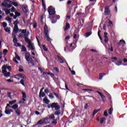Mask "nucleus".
I'll list each match as a JSON object with an SVG mask.
<instances>
[{
  "mask_svg": "<svg viewBox=\"0 0 127 127\" xmlns=\"http://www.w3.org/2000/svg\"><path fill=\"white\" fill-rule=\"evenodd\" d=\"M48 32H49V30H48V26L47 25H45L44 27V33L45 35V38H47V41H50V37H49V34H48Z\"/></svg>",
  "mask_w": 127,
  "mask_h": 127,
  "instance_id": "1",
  "label": "nucleus"
},
{
  "mask_svg": "<svg viewBox=\"0 0 127 127\" xmlns=\"http://www.w3.org/2000/svg\"><path fill=\"white\" fill-rule=\"evenodd\" d=\"M2 73L3 74L4 77L8 78V77H10V72H8L6 71V65H3L2 67Z\"/></svg>",
  "mask_w": 127,
  "mask_h": 127,
  "instance_id": "2",
  "label": "nucleus"
},
{
  "mask_svg": "<svg viewBox=\"0 0 127 127\" xmlns=\"http://www.w3.org/2000/svg\"><path fill=\"white\" fill-rule=\"evenodd\" d=\"M48 12L49 15H55V13H56V11H55V8H53L52 6H50L48 7Z\"/></svg>",
  "mask_w": 127,
  "mask_h": 127,
  "instance_id": "3",
  "label": "nucleus"
},
{
  "mask_svg": "<svg viewBox=\"0 0 127 127\" xmlns=\"http://www.w3.org/2000/svg\"><path fill=\"white\" fill-rule=\"evenodd\" d=\"M117 60H118L117 62L116 61H113V62L115 63L117 66H121V65L123 64V61H124L123 59L118 58Z\"/></svg>",
  "mask_w": 127,
  "mask_h": 127,
  "instance_id": "4",
  "label": "nucleus"
},
{
  "mask_svg": "<svg viewBox=\"0 0 127 127\" xmlns=\"http://www.w3.org/2000/svg\"><path fill=\"white\" fill-rule=\"evenodd\" d=\"M96 93H97V94H99V96H100L102 101L105 103V95H104V93L103 92H100L99 91H96Z\"/></svg>",
  "mask_w": 127,
  "mask_h": 127,
  "instance_id": "5",
  "label": "nucleus"
},
{
  "mask_svg": "<svg viewBox=\"0 0 127 127\" xmlns=\"http://www.w3.org/2000/svg\"><path fill=\"white\" fill-rule=\"evenodd\" d=\"M25 58L26 59V60L27 61V62H29V61L30 60V58H32L30 57V55L29 54V53H26L25 55Z\"/></svg>",
  "mask_w": 127,
  "mask_h": 127,
  "instance_id": "6",
  "label": "nucleus"
},
{
  "mask_svg": "<svg viewBox=\"0 0 127 127\" xmlns=\"http://www.w3.org/2000/svg\"><path fill=\"white\" fill-rule=\"evenodd\" d=\"M46 120V119H45L44 120L41 119L40 121H39L37 124L35 125V126H37L38 125H43V124H45V120Z\"/></svg>",
  "mask_w": 127,
  "mask_h": 127,
  "instance_id": "7",
  "label": "nucleus"
},
{
  "mask_svg": "<svg viewBox=\"0 0 127 127\" xmlns=\"http://www.w3.org/2000/svg\"><path fill=\"white\" fill-rule=\"evenodd\" d=\"M57 105H58V103H56L54 102V103H52V104L50 105V106H48V108L49 109H50V108H52V109H55V107H56Z\"/></svg>",
  "mask_w": 127,
  "mask_h": 127,
  "instance_id": "8",
  "label": "nucleus"
},
{
  "mask_svg": "<svg viewBox=\"0 0 127 127\" xmlns=\"http://www.w3.org/2000/svg\"><path fill=\"white\" fill-rule=\"evenodd\" d=\"M49 18L52 20V23H56L57 22V19L55 18L54 16H51L49 17Z\"/></svg>",
  "mask_w": 127,
  "mask_h": 127,
  "instance_id": "9",
  "label": "nucleus"
},
{
  "mask_svg": "<svg viewBox=\"0 0 127 127\" xmlns=\"http://www.w3.org/2000/svg\"><path fill=\"white\" fill-rule=\"evenodd\" d=\"M14 33H17L18 32V26L17 25H14V29L13 30Z\"/></svg>",
  "mask_w": 127,
  "mask_h": 127,
  "instance_id": "10",
  "label": "nucleus"
},
{
  "mask_svg": "<svg viewBox=\"0 0 127 127\" xmlns=\"http://www.w3.org/2000/svg\"><path fill=\"white\" fill-rule=\"evenodd\" d=\"M104 14L105 15H108L110 14V8H105L104 10Z\"/></svg>",
  "mask_w": 127,
  "mask_h": 127,
  "instance_id": "11",
  "label": "nucleus"
},
{
  "mask_svg": "<svg viewBox=\"0 0 127 127\" xmlns=\"http://www.w3.org/2000/svg\"><path fill=\"white\" fill-rule=\"evenodd\" d=\"M22 10L23 11V12H24L25 13H27V11H28V9H27V6H23L22 7Z\"/></svg>",
  "mask_w": 127,
  "mask_h": 127,
  "instance_id": "12",
  "label": "nucleus"
},
{
  "mask_svg": "<svg viewBox=\"0 0 127 127\" xmlns=\"http://www.w3.org/2000/svg\"><path fill=\"white\" fill-rule=\"evenodd\" d=\"M43 102L44 103H45V104H47V105H48V104L50 103V100L47 99V97H46L43 99Z\"/></svg>",
  "mask_w": 127,
  "mask_h": 127,
  "instance_id": "13",
  "label": "nucleus"
},
{
  "mask_svg": "<svg viewBox=\"0 0 127 127\" xmlns=\"http://www.w3.org/2000/svg\"><path fill=\"white\" fill-rule=\"evenodd\" d=\"M10 108H11V109H13V110H14V111H16V110H17V108H18V105L17 104H15L14 105L10 107Z\"/></svg>",
  "mask_w": 127,
  "mask_h": 127,
  "instance_id": "14",
  "label": "nucleus"
},
{
  "mask_svg": "<svg viewBox=\"0 0 127 127\" xmlns=\"http://www.w3.org/2000/svg\"><path fill=\"white\" fill-rule=\"evenodd\" d=\"M16 76L22 79H26V77H25V75L24 74H18Z\"/></svg>",
  "mask_w": 127,
  "mask_h": 127,
  "instance_id": "15",
  "label": "nucleus"
},
{
  "mask_svg": "<svg viewBox=\"0 0 127 127\" xmlns=\"http://www.w3.org/2000/svg\"><path fill=\"white\" fill-rule=\"evenodd\" d=\"M27 47H28V48H31V50H33V51H34V50L35 49V48L34 47V45L33 43L31 44L30 45H28Z\"/></svg>",
  "mask_w": 127,
  "mask_h": 127,
  "instance_id": "16",
  "label": "nucleus"
},
{
  "mask_svg": "<svg viewBox=\"0 0 127 127\" xmlns=\"http://www.w3.org/2000/svg\"><path fill=\"white\" fill-rule=\"evenodd\" d=\"M70 28V24L69 23H66L65 25V27H64V30H68Z\"/></svg>",
  "mask_w": 127,
  "mask_h": 127,
  "instance_id": "17",
  "label": "nucleus"
},
{
  "mask_svg": "<svg viewBox=\"0 0 127 127\" xmlns=\"http://www.w3.org/2000/svg\"><path fill=\"white\" fill-rule=\"evenodd\" d=\"M15 112L18 116H20V114H21V112H20V110H19V109H17L16 110H15Z\"/></svg>",
  "mask_w": 127,
  "mask_h": 127,
  "instance_id": "18",
  "label": "nucleus"
},
{
  "mask_svg": "<svg viewBox=\"0 0 127 127\" xmlns=\"http://www.w3.org/2000/svg\"><path fill=\"white\" fill-rule=\"evenodd\" d=\"M114 111V108H113V107H111L108 110V113L110 115H112L113 114V111Z\"/></svg>",
  "mask_w": 127,
  "mask_h": 127,
  "instance_id": "19",
  "label": "nucleus"
},
{
  "mask_svg": "<svg viewBox=\"0 0 127 127\" xmlns=\"http://www.w3.org/2000/svg\"><path fill=\"white\" fill-rule=\"evenodd\" d=\"M121 44H126V41H125V40H121L120 42L118 43V45L120 46Z\"/></svg>",
  "mask_w": 127,
  "mask_h": 127,
  "instance_id": "20",
  "label": "nucleus"
},
{
  "mask_svg": "<svg viewBox=\"0 0 127 127\" xmlns=\"http://www.w3.org/2000/svg\"><path fill=\"white\" fill-rule=\"evenodd\" d=\"M58 58V61H59L60 63H64V60L61 58V57H59V56H57Z\"/></svg>",
  "mask_w": 127,
  "mask_h": 127,
  "instance_id": "21",
  "label": "nucleus"
},
{
  "mask_svg": "<svg viewBox=\"0 0 127 127\" xmlns=\"http://www.w3.org/2000/svg\"><path fill=\"white\" fill-rule=\"evenodd\" d=\"M25 42H26V43L28 44V45H30V44H32V43H31V40H30L28 38L25 39Z\"/></svg>",
  "mask_w": 127,
  "mask_h": 127,
  "instance_id": "22",
  "label": "nucleus"
},
{
  "mask_svg": "<svg viewBox=\"0 0 127 127\" xmlns=\"http://www.w3.org/2000/svg\"><path fill=\"white\" fill-rule=\"evenodd\" d=\"M21 51L22 52H27V50H26V48L25 47V46L22 45V50Z\"/></svg>",
  "mask_w": 127,
  "mask_h": 127,
  "instance_id": "23",
  "label": "nucleus"
},
{
  "mask_svg": "<svg viewBox=\"0 0 127 127\" xmlns=\"http://www.w3.org/2000/svg\"><path fill=\"white\" fill-rule=\"evenodd\" d=\"M42 3L45 11H46V5H45V3H44V0H42Z\"/></svg>",
  "mask_w": 127,
  "mask_h": 127,
  "instance_id": "24",
  "label": "nucleus"
},
{
  "mask_svg": "<svg viewBox=\"0 0 127 127\" xmlns=\"http://www.w3.org/2000/svg\"><path fill=\"white\" fill-rule=\"evenodd\" d=\"M44 89V87L40 89V92H39V98H41V95L42 94V93H43V90Z\"/></svg>",
  "mask_w": 127,
  "mask_h": 127,
  "instance_id": "25",
  "label": "nucleus"
},
{
  "mask_svg": "<svg viewBox=\"0 0 127 127\" xmlns=\"http://www.w3.org/2000/svg\"><path fill=\"white\" fill-rule=\"evenodd\" d=\"M25 80H26V78L22 79L20 81V84H21V85L23 86H25V84H24V81H25Z\"/></svg>",
  "mask_w": 127,
  "mask_h": 127,
  "instance_id": "26",
  "label": "nucleus"
},
{
  "mask_svg": "<svg viewBox=\"0 0 127 127\" xmlns=\"http://www.w3.org/2000/svg\"><path fill=\"white\" fill-rule=\"evenodd\" d=\"M29 62H29V63H30V64H32V65L33 66H34V61H33V60L32 59V58H30Z\"/></svg>",
  "mask_w": 127,
  "mask_h": 127,
  "instance_id": "27",
  "label": "nucleus"
},
{
  "mask_svg": "<svg viewBox=\"0 0 127 127\" xmlns=\"http://www.w3.org/2000/svg\"><path fill=\"white\" fill-rule=\"evenodd\" d=\"M105 120H106V118H105V117H103L101 119V120H100L101 125H103V124H104V122H105Z\"/></svg>",
  "mask_w": 127,
  "mask_h": 127,
  "instance_id": "28",
  "label": "nucleus"
},
{
  "mask_svg": "<svg viewBox=\"0 0 127 127\" xmlns=\"http://www.w3.org/2000/svg\"><path fill=\"white\" fill-rule=\"evenodd\" d=\"M54 95L55 96H56V98L57 99H59V100H60V99H61V96H59V95L55 92H54Z\"/></svg>",
  "mask_w": 127,
  "mask_h": 127,
  "instance_id": "29",
  "label": "nucleus"
},
{
  "mask_svg": "<svg viewBox=\"0 0 127 127\" xmlns=\"http://www.w3.org/2000/svg\"><path fill=\"white\" fill-rule=\"evenodd\" d=\"M49 119H50L51 120H55V116H54V114H52L51 116H50L49 117Z\"/></svg>",
  "mask_w": 127,
  "mask_h": 127,
  "instance_id": "30",
  "label": "nucleus"
},
{
  "mask_svg": "<svg viewBox=\"0 0 127 127\" xmlns=\"http://www.w3.org/2000/svg\"><path fill=\"white\" fill-rule=\"evenodd\" d=\"M15 103H16V100H12V101H10L9 102V104L11 106L12 105H13V104H15Z\"/></svg>",
  "mask_w": 127,
  "mask_h": 127,
  "instance_id": "31",
  "label": "nucleus"
},
{
  "mask_svg": "<svg viewBox=\"0 0 127 127\" xmlns=\"http://www.w3.org/2000/svg\"><path fill=\"white\" fill-rule=\"evenodd\" d=\"M54 17H55V18H56L57 20H58V19H60V15H59L55 14Z\"/></svg>",
  "mask_w": 127,
  "mask_h": 127,
  "instance_id": "32",
  "label": "nucleus"
},
{
  "mask_svg": "<svg viewBox=\"0 0 127 127\" xmlns=\"http://www.w3.org/2000/svg\"><path fill=\"white\" fill-rule=\"evenodd\" d=\"M54 121L52 122V125H57V119H54Z\"/></svg>",
  "mask_w": 127,
  "mask_h": 127,
  "instance_id": "33",
  "label": "nucleus"
},
{
  "mask_svg": "<svg viewBox=\"0 0 127 127\" xmlns=\"http://www.w3.org/2000/svg\"><path fill=\"white\" fill-rule=\"evenodd\" d=\"M4 30L5 32H8V33H10V29H9V28H8V27H6V28H5Z\"/></svg>",
  "mask_w": 127,
  "mask_h": 127,
  "instance_id": "34",
  "label": "nucleus"
},
{
  "mask_svg": "<svg viewBox=\"0 0 127 127\" xmlns=\"http://www.w3.org/2000/svg\"><path fill=\"white\" fill-rule=\"evenodd\" d=\"M55 111H58L59 110H60V106L59 105H57V106L55 107Z\"/></svg>",
  "mask_w": 127,
  "mask_h": 127,
  "instance_id": "35",
  "label": "nucleus"
},
{
  "mask_svg": "<svg viewBox=\"0 0 127 127\" xmlns=\"http://www.w3.org/2000/svg\"><path fill=\"white\" fill-rule=\"evenodd\" d=\"M101 30H99L98 32V35L100 39V40H102V37H101Z\"/></svg>",
  "mask_w": 127,
  "mask_h": 127,
  "instance_id": "36",
  "label": "nucleus"
},
{
  "mask_svg": "<svg viewBox=\"0 0 127 127\" xmlns=\"http://www.w3.org/2000/svg\"><path fill=\"white\" fill-rule=\"evenodd\" d=\"M7 52H8V51H7L6 49H4L3 50V54H4V56L6 55Z\"/></svg>",
  "mask_w": 127,
  "mask_h": 127,
  "instance_id": "37",
  "label": "nucleus"
},
{
  "mask_svg": "<svg viewBox=\"0 0 127 127\" xmlns=\"http://www.w3.org/2000/svg\"><path fill=\"white\" fill-rule=\"evenodd\" d=\"M4 112L5 114H6V115H10V112L9 111V110H8L7 109H6Z\"/></svg>",
  "mask_w": 127,
  "mask_h": 127,
  "instance_id": "38",
  "label": "nucleus"
},
{
  "mask_svg": "<svg viewBox=\"0 0 127 127\" xmlns=\"http://www.w3.org/2000/svg\"><path fill=\"white\" fill-rule=\"evenodd\" d=\"M15 15L17 16H20V13L18 12L17 11L15 12Z\"/></svg>",
  "mask_w": 127,
  "mask_h": 127,
  "instance_id": "39",
  "label": "nucleus"
},
{
  "mask_svg": "<svg viewBox=\"0 0 127 127\" xmlns=\"http://www.w3.org/2000/svg\"><path fill=\"white\" fill-rule=\"evenodd\" d=\"M22 98L26 99V94L25 92H22Z\"/></svg>",
  "mask_w": 127,
  "mask_h": 127,
  "instance_id": "40",
  "label": "nucleus"
},
{
  "mask_svg": "<svg viewBox=\"0 0 127 127\" xmlns=\"http://www.w3.org/2000/svg\"><path fill=\"white\" fill-rule=\"evenodd\" d=\"M14 46H16V47H20L21 46V45H20L19 43H16V44L14 45Z\"/></svg>",
  "mask_w": 127,
  "mask_h": 127,
  "instance_id": "41",
  "label": "nucleus"
},
{
  "mask_svg": "<svg viewBox=\"0 0 127 127\" xmlns=\"http://www.w3.org/2000/svg\"><path fill=\"white\" fill-rule=\"evenodd\" d=\"M26 32H27V30L26 29L21 30V33H23V34H25Z\"/></svg>",
  "mask_w": 127,
  "mask_h": 127,
  "instance_id": "42",
  "label": "nucleus"
},
{
  "mask_svg": "<svg viewBox=\"0 0 127 127\" xmlns=\"http://www.w3.org/2000/svg\"><path fill=\"white\" fill-rule=\"evenodd\" d=\"M43 49L44 50V51H48V49L46 48V47L45 46V45H43Z\"/></svg>",
  "mask_w": 127,
  "mask_h": 127,
  "instance_id": "43",
  "label": "nucleus"
},
{
  "mask_svg": "<svg viewBox=\"0 0 127 127\" xmlns=\"http://www.w3.org/2000/svg\"><path fill=\"white\" fill-rule=\"evenodd\" d=\"M13 43H14L15 44H16V43H17V39L16 38H15L13 39Z\"/></svg>",
  "mask_w": 127,
  "mask_h": 127,
  "instance_id": "44",
  "label": "nucleus"
},
{
  "mask_svg": "<svg viewBox=\"0 0 127 127\" xmlns=\"http://www.w3.org/2000/svg\"><path fill=\"white\" fill-rule=\"evenodd\" d=\"M12 20V19L11 18H9V17H7L6 18V20L9 21V22H11Z\"/></svg>",
  "mask_w": 127,
  "mask_h": 127,
  "instance_id": "45",
  "label": "nucleus"
},
{
  "mask_svg": "<svg viewBox=\"0 0 127 127\" xmlns=\"http://www.w3.org/2000/svg\"><path fill=\"white\" fill-rule=\"evenodd\" d=\"M91 34H92V32L86 33V37H89V36H90V35H91Z\"/></svg>",
  "mask_w": 127,
  "mask_h": 127,
  "instance_id": "46",
  "label": "nucleus"
},
{
  "mask_svg": "<svg viewBox=\"0 0 127 127\" xmlns=\"http://www.w3.org/2000/svg\"><path fill=\"white\" fill-rule=\"evenodd\" d=\"M90 13V10L89 9V8H86L85 9V13H86V14H88V13Z\"/></svg>",
  "mask_w": 127,
  "mask_h": 127,
  "instance_id": "47",
  "label": "nucleus"
},
{
  "mask_svg": "<svg viewBox=\"0 0 127 127\" xmlns=\"http://www.w3.org/2000/svg\"><path fill=\"white\" fill-rule=\"evenodd\" d=\"M60 114H61L60 111H56L55 112V116H59Z\"/></svg>",
  "mask_w": 127,
  "mask_h": 127,
  "instance_id": "48",
  "label": "nucleus"
},
{
  "mask_svg": "<svg viewBox=\"0 0 127 127\" xmlns=\"http://www.w3.org/2000/svg\"><path fill=\"white\" fill-rule=\"evenodd\" d=\"M104 116L105 117H108V111L107 110H105L104 112Z\"/></svg>",
  "mask_w": 127,
  "mask_h": 127,
  "instance_id": "49",
  "label": "nucleus"
},
{
  "mask_svg": "<svg viewBox=\"0 0 127 127\" xmlns=\"http://www.w3.org/2000/svg\"><path fill=\"white\" fill-rule=\"evenodd\" d=\"M6 69H8L9 72H11V66H6Z\"/></svg>",
  "mask_w": 127,
  "mask_h": 127,
  "instance_id": "50",
  "label": "nucleus"
},
{
  "mask_svg": "<svg viewBox=\"0 0 127 127\" xmlns=\"http://www.w3.org/2000/svg\"><path fill=\"white\" fill-rule=\"evenodd\" d=\"M7 97H8V98H10V99H11V93L8 92Z\"/></svg>",
  "mask_w": 127,
  "mask_h": 127,
  "instance_id": "51",
  "label": "nucleus"
},
{
  "mask_svg": "<svg viewBox=\"0 0 127 127\" xmlns=\"http://www.w3.org/2000/svg\"><path fill=\"white\" fill-rule=\"evenodd\" d=\"M111 48H109V50H110V51H111V52H113V51H114V47H113V46H112V45H111Z\"/></svg>",
  "mask_w": 127,
  "mask_h": 127,
  "instance_id": "52",
  "label": "nucleus"
},
{
  "mask_svg": "<svg viewBox=\"0 0 127 127\" xmlns=\"http://www.w3.org/2000/svg\"><path fill=\"white\" fill-rule=\"evenodd\" d=\"M2 26L4 27H6L7 26V24L5 22L2 23Z\"/></svg>",
  "mask_w": 127,
  "mask_h": 127,
  "instance_id": "53",
  "label": "nucleus"
},
{
  "mask_svg": "<svg viewBox=\"0 0 127 127\" xmlns=\"http://www.w3.org/2000/svg\"><path fill=\"white\" fill-rule=\"evenodd\" d=\"M13 61H14V62L16 63V64H18V61H17V60H16V58H14L13 59Z\"/></svg>",
  "mask_w": 127,
  "mask_h": 127,
  "instance_id": "54",
  "label": "nucleus"
},
{
  "mask_svg": "<svg viewBox=\"0 0 127 127\" xmlns=\"http://www.w3.org/2000/svg\"><path fill=\"white\" fill-rule=\"evenodd\" d=\"M1 5L2 6H4V7H7V3H2Z\"/></svg>",
  "mask_w": 127,
  "mask_h": 127,
  "instance_id": "55",
  "label": "nucleus"
},
{
  "mask_svg": "<svg viewBox=\"0 0 127 127\" xmlns=\"http://www.w3.org/2000/svg\"><path fill=\"white\" fill-rule=\"evenodd\" d=\"M9 13H10V10L9 9H7L5 11V14H9Z\"/></svg>",
  "mask_w": 127,
  "mask_h": 127,
  "instance_id": "56",
  "label": "nucleus"
},
{
  "mask_svg": "<svg viewBox=\"0 0 127 127\" xmlns=\"http://www.w3.org/2000/svg\"><path fill=\"white\" fill-rule=\"evenodd\" d=\"M19 23V22H18V19H17L14 22H13V24L17 25Z\"/></svg>",
  "mask_w": 127,
  "mask_h": 127,
  "instance_id": "57",
  "label": "nucleus"
},
{
  "mask_svg": "<svg viewBox=\"0 0 127 127\" xmlns=\"http://www.w3.org/2000/svg\"><path fill=\"white\" fill-rule=\"evenodd\" d=\"M103 77H104V75L102 73H99V79L100 80H101V79H102V78H103Z\"/></svg>",
  "mask_w": 127,
  "mask_h": 127,
  "instance_id": "58",
  "label": "nucleus"
},
{
  "mask_svg": "<svg viewBox=\"0 0 127 127\" xmlns=\"http://www.w3.org/2000/svg\"><path fill=\"white\" fill-rule=\"evenodd\" d=\"M98 111L97 110H94L93 115L95 116V115H96V114H97L98 113Z\"/></svg>",
  "mask_w": 127,
  "mask_h": 127,
  "instance_id": "59",
  "label": "nucleus"
},
{
  "mask_svg": "<svg viewBox=\"0 0 127 127\" xmlns=\"http://www.w3.org/2000/svg\"><path fill=\"white\" fill-rule=\"evenodd\" d=\"M108 41H109V38L108 37L105 38L104 42H105V43H107V42H108Z\"/></svg>",
  "mask_w": 127,
  "mask_h": 127,
  "instance_id": "60",
  "label": "nucleus"
},
{
  "mask_svg": "<svg viewBox=\"0 0 127 127\" xmlns=\"http://www.w3.org/2000/svg\"><path fill=\"white\" fill-rule=\"evenodd\" d=\"M11 12H13L14 11H15V8H14V7H12V8H11Z\"/></svg>",
  "mask_w": 127,
  "mask_h": 127,
  "instance_id": "61",
  "label": "nucleus"
},
{
  "mask_svg": "<svg viewBox=\"0 0 127 127\" xmlns=\"http://www.w3.org/2000/svg\"><path fill=\"white\" fill-rule=\"evenodd\" d=\"M45 96H46V94H45V93L42 92L41 97L42 98H44V97H45Z\"/></svg>",
  "mask_w": 127,
  "mask_h": 127,
  "instance_id": "62",
  "label": "nucleus"
},
{
  "mask_svg": "<svg viewBox=\"0 0 127 127\" xmlns=\"http://www.w3.org/2000/svg\"><path fill=\"white\" fill-rule=\"evenodd\" d=\"M89 107V105H88V104L86 103L85 106H84V109L85 110H87V109H88V108Z\"/></svg>",
  "mask_w": 127,
  "mask_h": 127,
  "instance_id": "63",
  "label": "nucleus"
},
{
  "mask_svg": "<svg viewBox=\"0 0 127 127\" xmlns=\"http://www.w3.org/2000/svg\"><path fill=\"white\" fill-rule=\"evenodd\" d=\"M109 24L110 26H113V22L111 21H109Z\"/></svg>",
  "mask_w": 127,
  "mask_h": 127,
  "instance_id": "64",
  "label": "nucleus"
}]
</instances>
